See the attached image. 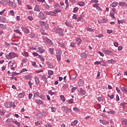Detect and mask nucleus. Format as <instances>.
I'll return each mask as SVG.
<instances>
[{"instance_id": "c85d7f7f", "label": "nucleus", "mask_w": 127, "mask_h": 127, "mask_svg": "<svg viewBox=\"0 0 127 127\" xmlns=\"http://www.w3.org/2000/svg\"><path fill=\"white\" fill-rule=\"evenodd\" d=\"M90 3H98L99 0H91L90 1Z\"/></svg>"}, {"instance_id": "39448f33", "label": "nucleus", "mask_w": 127, "mask_h": 127, "mask_svg": "<svg viewBox=\"0 0 127 127\" xmlns=\"http://www.w3.org/2000/svg\"><path fill=\"white\" fill-rule=\"evenodd\" d=\"M7 3H9V5L11 6L12 8H15L16 7V4L12 1H10V0H6Z\"/></svg>"}, {"instance_id": "5fc2aeb1", "label": "nucleus", "mask_w": 127, "mask_h": 127, "mask_svg": "<svg viewBox=\"0 0 127 127\" xmlns=\"http://www.w3.org/2000/svg\"><path fill=\"white\" fill-rule=\"evenodd\" d=\"M27 71V69L25 68H23L22 70L20 71V73H23L24 72H26Z\"/></svg>"}, {"instance_id": "ea45409f", "label": "nucleus", "mask_w": 127, "mask_h": 127, "mask_svg": "<svg viewBox=\"0 0 127 127\" xmlns=\"http://www.w3.org/2000/svg\"><path fill=\"white\" fill-rule=\"evenodd\" d=\"M48 39V38H47V37H46V36L43 37V40L45 43H46V41H47Z\"/></svg>"}, {"instance_id": "393cba45", "label": "nucleus", "mask_w": 127, "mask_h": 127, "mask_svg": "<svg viewBox=\"0 0 127 127\" xmlns=\"http://www.w3.org/2000/svg\"><path fill=\"white\" fill-rule=\"evenodd\" d=\"M78 123V120H74L73 122L71 123L70 126H76Z\"/></svg>"}, {"instance_id": "6e6552de", "label": "nucleus", "mask_w": 127, "mask_h": 127, "mask_svg": "<svg viewBox=\"0 0 127 127\" xmlns=\"http://www.w3.org/2000/svg\"><path fill=\"white\" fill-rule=\"evenodd\" d=\"M21 28L22 29V31L24 32L25 33H27V34H28L29 33L30 31L26 27L22 26L21 27Z\"/></svg>"}, {"instance_id": "20e7f679", "label": "nucleus", "mask_w": 127, "mask_h": 127, "mask_svg": "<svg viewBox=\"0 0 127 127\" xmlns=\"http://www.w3.org/2000/svg\"><path fill=\"white\" fill-rule=\"evenodd\" d=\"M56 33L59 34V35H60L61 36H62L64 34V33H63V30L62 29V28L59 27H57L56 29Z\"/></svg>"}, {"instance_id": "c756f323", "label": "nucleus", "mask_w": 127, "mask_h": 127, "mask_svg": "<svg viewBox=\"0 0 127 127\" xmlns=\"http://www.w3.org/2000/svg\"><path fill=\"white\" fill-rule=\"evenodd\" d=\"M65 24L66 25V26H68V27L72 28V24H71V23L68 22H65Z\"/></svg>"}, {"instance_id": "864d4df0", "label": "nucleus", "mask_w": 127, "mask_h": 127, "mask_svg": "<svg viewBox=\"0 0 127 127\" xmlns=\"http://www.w3.org/2000/svg\"><path fill=\"white\" fill-rule=\"evenodd\" d=\"M51 110L53 113H55V112H56V109H55L54 107H51Z\"/></svg>"}, {"instance_id": "bf43d9fd", "label": "nucleus", "mask_w": 127, "mask_h": 127, "mask_svg": "<svg viewBox=\"0 0 127 127\" xmlns=\"http://www.w3.org/2000/svg\"><path fill=\"white\" fill-rule=\"evenodd\" d=\"M60 47H61V48H65V45H64V44H60Z\"/></svg>"}, {"instance_id": "bb28decb", "label": "nucleus", "mask_w": 127, "mask_h": 127, "mask_svg": "<svg viewBox=\"0 0 127 127\" xmlns=\"http://www.w3.org/2000/svg\"><path fill=\"white\" fill-rule=\"evenodd\" d=\"M49 52L50 54H51L52 55H54V50L53 49V48H50Z\"/></svg>"}, {"instance_id": "4be33fe9", "label": "nucleus", "mask_w": 127, "mask_h": 127, "mask_svg": "<svg viewBox=\"0 0 127 127\" xmlns=\"http://www.w3.org/2000/svg\"><path fill=\"white\" fill-rule=\"evenodd\" d=\"M118 4H119V2L117 1H115L111 4V6L112 7H116V6H117V5H118Z\"/></svg>"}, {"instance_id": "423d86ee", "label": "nucleus", "mask_w": 127, "mask_h": 127, "mask_svg": "<svg viewBox=\"0 0 127 127\" xmlns=\"http://www.w3.org/2000/svg\"><path fill=\"white\" fill-rule=\"evenodd\" d=\"M103 52L104 53H105V54H107V55H109L110 56L114 55V53L113 52L110 50H108L106 49H103Z\"/></svg>"}, {"instance_id": "473e14b6", "label": "nucleus", "mask_w": 127, "mask_h": 127, "mask_svg": "<svg viewBox=\"0 0 127 127\" xmlns=\"http://www.w3.org/2000/svg\"><path fill=\"white\" fill-rule=\"evenodd\" d=\"M60 98L61 99L62 101H63V102H65V101H66V99H65V97H64V95H61L60 96Z\"/></svg>"}, {"instance_id": "a878e982", "label": "nucleus", "mask_w": 127, "mask_h": 127, "mask_svg": "<svg viewBox=\"0 0 127 127\" xmlns=\"http://www.w3.org/2000/svg\"><path fill=\"white\" fill-rule=\"evenodd\" d=\"M107 21V19H101V20H99L98 21V22L99 23H103L104 22H106Z\"/></svg>"}, {"instance_id": "f704fd0d", "label": "nucleus", "mask_w": 127, "mask_h": 127, "mask_svg": "<svg viewBox=\"0 0 127 127\" xmlns=\"http://www.w3.org/2000/svg\"><path fill=\"white\" fill-rule=\"evenodd\" d=\"M13 123L15 125H16L18 127H20V123L19 122L16 121H14Z\"/></svg>"}, {"instance_id": "603ef678", "label": "nucleus", "mask_w": 127, "mask_h": 127, "mask_svg": "<svg viewBox=\"0 0 127 127\" xmlns=\"http://www.w3.org/2000/svg\"><path fill=\"white\" fill-rule=\"evenodd\" d=\"M99 3H95V4H93L92 5V6H93V7H96V8H97V7L99 6Z\"/></svg>"}, {"instance_id": "58836bf2", "label": "nucleus", "mask_w": 127, "mask_h": 127, "mask_svg": "<svg viewBox=\"0 0 127 127\" xmlns=\"http://www.w3.org/2000/svg\"><path fill=\"white\" fill-rule=\"evenodd\" d=\"M39 58H40L41 61H42L43 62H44V58H43V56L41 55H39Z\"/></svg>"}, {"instance_id": "f03ea898", "label": "nucleus", "mask_w": 127, "mask_h": 127, "mask_svg": "<svg viewBox=\"0 0 127 127\" xmlns=\"http://www.w3.org/2000/svg\"><path fill=\"white\" fill-rule=\"evenodd\" d=\"M4 106L7 109L15 108V105L14 104V103L13 102H6L4 103Z\"/></svg>"}, {"instance_id": "4d7b16f0", "label": "nucleus", "mask_w": 127, "mask_h": 127, "mask_svg": "<svg viewBox=\"0 0 127 127\" xmlns=\"http://www.w3.org/2000/svg\"><path fill=\"white\" fill-rule=\"evenodd\" d=\"M78 88L77 87H73L72 89H71V93H73L74 92V91H76V90H77Z\"/></svg>"}, {"instance_id": "2eb2a0df", "label": "nucleus", "mask_w": 127, "mask_h": 127, "mask_svg": "<svg viewBox=\"0 0 127 127\" xmlns=\"http://www.w3.org/2000/svg\"><path fill=\"white\" fill-rule=\"evenodd\" d=\"M78 85L79 87H82V86L84 85V81H83L82 79H79L78 82Z\"/></svg>"}, {"instance_id": "a211bd4d", "label": "nucleus", "mask_w": 127, "mask_h": 127, "mask_svg": "<svg viewBox=\"0 0 127 127\" xmlns=\"http://www.w3.org/2000/svg\"><path fill=\"white\" fill-rule=\"evenodd\" d=\"M97 100L100 103H102V102L103 103V102H104V97H97Z\"/></svg>"}, {"instance_id": "052dcab7", "label": "nucleus", "mask_w": 127, "mask_h": 127, "mask_svg": "<svg viewBox=\"0 0 127 127\" xmlns=\"http://www.w3.org/2000/svg\"><path fill=\"white\" fill-rule=\"evenodd\" d=\"M67 109V107L66 106H63L62 107V110L64 112V111H66Z\"/></svg>"}, {"instance_id": "09e8293b", "label": "nucleus", "mask_w": 127, "mask_h": 127, "mask_svg": "<svg viewBox=\"0 0 127 127\" xmlns=\"http://www.w3.org/2000/svg\"><path fill=\"white\" fill-rule=\"evenodd\" d=\"M49 94L50 95H51V96H53V95H55V93L52 92V91H51V90L49 91Z\"/></svg>"}, {"instance_id": "79ce46f5", "label": "nucleus", "mask_w": 127, "mask_h": 127, "mask_svg": "<svg viewBox=\"0 0 127 127\" xmlns=\"http://www.w3.org/2000/svg\"><path fill=\"white\" fill-rule=\"evenodd\" d=\"M124 22H125V20H124L123 19H121V20H118V23H119V24H121V23H124Z\"/></svg>"}, {"instance_id": "e433bc0d", "label": "nucleus", "mask_w": 127, "mask_h": 127, "mask_svg": "<svg viewBox=\"0 0 127 127\" xmlns=\"http://www.w3.org/2000/svg\"><path fill=\"white\" fill-rule=\"evenodd\" d=\"M100 65L101 66H106V63L104 62V61L102 60L100 62Z\"/></svg>"}, {"instance_id": "de8ad7c7", "label": "nucleus", "mask_w": 127, "mask_h": 127, "mask_svg": "<svg viewBox=\"0 0 127 127\" xmlns=\"http://www.w3.org/2000/svg\"><path fill=\"white\" fill-rule=\"evenodd\" d=\"M78 9L79 8H78V7H75L73 8V12H77Z\"/></svg>"}, {"instance_id": "0eeeda50", "label": "nucleus", "mask_w": 127, "mask_h": 127, "mask_svg": "<svg viewBox=\"0 0 127 127\" xmlns=\"http://www.w3.org/2000/svg\"><path fill=\"white\" fill-rule=\"evenodd\" d=\"M77 91L78 92V93H80L81 96H85V95H86V91H85L82 88H78L77 89Z\"/></svg>"}, {"instance_id": "7ed1b4c3", "label": "nucleus", "mask_w": 127, "mask_h": 127, "mask_svg": "<svg viewBox=\"0 0 127 127\" xmlns=\"http://www.w3.org/2000/svg\"><path fill=\"white\" fill-rule=\"evenodd\" d=\"M61 55H62V51L61 50H57L56 57L58 61L61 60Z\"/></svg>"}, {"instance_id": "37998d69", "label": "nucleus", "mask_w": 127, "mask_h": 127, "mask_svg": "<svg viewBox=\"0 0 127 127\" xmlns=\"http://www.w3.org/2000/svg\"><path fill=\"white\" fill-rule=\"evenodd\" d=\"M9 12L12 16H14V11L13 10H10Z\"/></svg>"}, {"instance_id": "b1692460", "label": "nucleus", "mask_w": 127, "mask_h": 127, "mask_svg": "<svg viewBox=\"0 0 127 127\" xmlns=\"http://www.w3.org/2000/svg\"><path fill=\"white\" fill-rule=\"evenodd\" d=\"M38 49L39 51H37V52H40L41 53H44V52H45V50L40 47H39Z\"/></svg>"}, {"instance_id": "4468645a", "label": "nucleus", "mask_w": 127, "mask_h": 127, "mask_svg": "<svg viewBox=\"0 0 127 127\" xmlns=\"http://www.w3.org/2000/svg\"><path fill=\"white\" fill-rule=\"evenodd\" d=\"M34 10L35 11H37L39 12L40 11V9H39V5L38 4H36L34 7Z\"/></svg>"}, {"instance_id": "a18cd8bd", "label": "nucleus", "mask_w": 127, "mask_h": 127, "mask_svg": "<svg viewBox=\"0 0 127 127\" xmlns=\"http://www.w3.org/2000/svg\"><path fill=\"white\" fill-rule=\"evenodd\" d=\"M50 15H52L53 16H56V14L55 12L54 11H51L50 13Z\"/></svg>"}, {"instance_id": "774afa93", "label": "nucleus", "mask_w": 127, "mask_h": 127, "mask_svg": "<svg viewBox=\"0 0 127 127\" xmlns=\"http://www.w3.org/2000/svg\"><path fill=\"white\" fill-rule=\"evenodd\" d=\"M46 127H52V126L49 124H47L45 125Z\"/></svg>"}, {"instance_id": "f3484780", "label": "nucleus", "mask_w": 127, "mask_h": 127, "mask_svg": "<svg viewBox=\"0 0 127 127\" xmlns=\"http://www.w3.org/2000/svg\"><path fill=\"white\" fill-rule=\"evenodd\" d=\"M35 102L36 104H38V105H42L43 104V101L40 99L36 100Z\"/></svg>"}, {"instance_id": "6e6d98bb", "label": "nucleus", "mask_w": 127, "mask_h": 127, "mask_svg": "<svg viewBox=\"0 0 127 127\" xmlns=\"http://www.w3.org/2000/svg\"><path fill=\"white\" fill-rule=\"evenodd\" d=\"M108 97L109 98H110V99H114V98L115 97V95L112 94L111 95H108Z\"/></svg>"}, {"instance_id": "9b49d317", "label": "nucleus", "mask_w": 127, "mask_h": 127, "mask_svg": "<svg viewBox=\"0 0 127 127\" xmlns=\"http://www.w3.org/2000/svg\"><path fill=\"white\" fill-rule=\"evenodd\" d=\"M42 6L44 7V8H46V9H49L50 8V6H49L47 3H42Z\"/></svg>"}, {"instance_id": "dca6fc26", "label": "nucleus", "mask_w": 127, "mask_h": 127, "mask_svg": "<svg viewBox=\"0 0 127 127\" xmlns=\"http://www.w3.org/2000/svg\"><path fill=\"white\" fill-rule=\"evenodd\" d=\"M82 43V40H81L80 38H77L76 40L75 43L77 45H80L81 43Z\"/></svg>"}, {"instance_id": "e2e57ef3", "label": "nucleus", "mask_w": 127, "mask_h": 127, "mask_svg": "<svg viewBox=\"0 0 127 127\" xmlns=\"http://www.w3.org/2000/svg\"><path fill=\"white\" fill-rule=\"evenodd\" d=\"M34 97H39V93L38 92H36L34 94Z\"/></svg>"}, {"instance_id": "13d9d810", "label": "nucleus", "mask_w": 127, "mask_h": 127, "mask_svg": "<svg viewBox=\"0 0 127 127\" xmlns=\"http://www.w3.org/2000/svg\"><path fill=\"white\" fill-rule=\"evenodd\" d=\"M14 32H16L18 34H21V32L19 30H14Z\"/></svg>"}, {"instance_id": "338daca9", "label": "nucleus", "mask_w": 127, "mask_h": 127, "mask_svg": "<svg viewBox=\"0 0 127 127\" xmlns=\"http://www.w3.org/2000/svg\"><path fill=\"white\" fill-rule=\"evenodd\" d=\"M49 68H50V69L53 68V64H49Z\"/></svg>"}, {"instance_id": "aec40b11", "label": "nucleus", "mask_w": 127, "mask_h": 127, "mask_svg": "<svg viewBox=\"0 0 127 127\" xmlns=\"http://www.w3.org/2000/svg\"><path fill=\"white\" fill-rule=\"evenodd\" d=\"M35 81L36 82V84L37 85H38L39 83H40V80H39V78H38L37 76H35Z\"/></svg>"}, {"instance_id": "680f3d73", "label": "nucleus", "mask_w": 127, "mask_h": 127, "mask_svg": "<svg viewBox=\"0 0 127 127\" xmlns=\"http://www.w3.org/2000/svg\"><path fill=\"white\" fill-rule=\"evenodd\" d=\"M108 114H112L113 115H115V111L111 110L108 112Z\"/></svg>"}, {"instance_id": "3c124183", "label": "nucleus", "mask_w": 127, "mask_h": 127, "mask_svg": "<svg viewBox=\"0 0 127 127\" xmlns=\"http://www.w3.org/2000/svg\"><path fill=\"white\" fill-rule=\"evenodd\" d=\"M29 35L31 38H34V37H35V34L33 33L30 34Z\"/></svg>"}, {"instance_id": "f257e3e1", "label": "nucleus", "mask_w": 127, "mask_h": 127, "mask_svg": "<svg viewBox=\"0 0 127 127\" xmlns=\"http://www.w3.org/2000/svg\"><path fill=\"white\" fill-rule=\"evenodd\" d=\"M18 55L14 53H10L8 55H7L5 56L6 59L9 60L10 59H13V58H15V57H18Z\"/></svg>"}, {"instance_id": "2f4dec72", "label": "nucleus", "mask_w": 127, "mask_h": 127, "mask_svg": "<svg viewBox=\"0 0 127 127\" xmlns=\"http://www.w3.org/2000/svg\"><path fill=\"white\" fill-rule=\"evenodd\" d=\"M18 98H19V99H22V98H23V97H24L23 93H20L18 95Z\"/></svg>"}, {"instance_id": "f8f14e48", "label": "nucleus", "mask_w": 127, "mask_h": 127, "mask_svg": "<svg viewBox=\"0 0 127 127\" xmlns=\"http://www.w3.org/2000/svg\"><path fill=\"white\" fill-rule=\"evenodd\" d=\"M4 114H5V110L3 109V108H1L0 109V115L2 117L4 116Z\"/></svg>"}, {"instance_id": "c03bdc74", "label": "nucleus", "mask_w": 127, "mask_h": 127, "mask_svg": "<svg viewBox=\"0 0 127 127\" xmlns=\"http://www.w3.org/2000/svg\"><path fill=\"white\" fill-rule=\"evenodd\" d=\"M60 7H61V6H60L59 4H56V5H55V8H58V9H59Z\"/></svg>"}, {"instance_id": "1a4fd4ad", "label": "nucleus", "mask_w": 127, "mask_h": 127, "mask_svg": "<svg viewBox=\"0 0 127 127\" xmlns=\"http://www.w3.org/2000/svg\"><path fill=\"white\" fill-rule=\"evenodd\" d=\"M121 91L125 93H127V86H120Z\"/></svg>"}, {"instance_id": "8fccbe9b", "label": "nucleus", "mask_w": 127, "mask_h": 127, "mask_svg": "<svg viewBox=\"0 0 127 127\" xmlns=\"http://www.w3.org/2000/svg\"><path fill=\"white\" fill-rule=\"evenodd\" d=\"M40 25H42L43 26H44V25H45V22L43 21H41L40 22Z\"/></svg>"}, {"instance_id": "9d476101", "label": "nucleus", "mask_w": 127, "mask_h": 127, "mask_svg": "<svg viewBox=\"0 0 127 127\" xmlns=\"http://www.w3.org/2000/svg\"><path fill=\"white\" fill-rule=\"evenodd\" d=\"M42 80L45 82L46 84H47L48 83V80H47V77H46V76L45 75H42L41 76Z\"/></svg>"}, {"instance_id": "6ab92c4d", "label": "nucleus", "mask_w": 127, "mask_h": 127, "mask_svg": "<svg viewBox=\"0 0 127 127\" xmlns=\"http://www.w3.org/2000/svg\"><path fill=\"white\" fill-rule=\"evenodd\" d=\"M87 57L88 55L86 53H82L80 54V57H81V58H86Z\"/></svg>"}, {"instance_id": "4c0bfd02", "label": "nucleus", "mask_w": 127, "mask_h": 127, "mask_svg": "<svg viewBox=\"0 0 127 127\" xmlns=\"http://www.w3.org/2000/svg\"><path fill=\"white\" fill-rule=\"evenodd\" d=\"M48 75L52 76V75H53L54 72L53 70H50L48 71Z\"/></svg>"}, {"instance_id": "69168bd1", "label": "nucleus", "mask_w": 127, "mask_h": 127, "mask_svg": "<svg viewBox=\"0 0 127 127\" xmlns=\"http://www.w3.org/2000/svg\"><path fill=\"white\" fill-rule=\"evenodd\" d=\"M122 124L123 125H127V120H124L123 122H122Z\"/></svg>"}, {"instance_id": "7c9ffc66", "label": "nucleus", "mask_w": 127, "mask_h": 127, "mask_svg": "<svg viewBox=\"0 0 127 127\" xmlns=\"http://www.w3.org/2000/svg\"><path fill=\"white\" fill-rule=\"evenodd\" d=\"M24 79H25V80H29V79H31V76H30V75H25L24 76Z\"/></svg>"}, {"instance_id": "72a5a7b5", "label": "nucleus", "mask_w": 127, "mask_h": 127, "mask_svg": "<svg viewBox=\"0 0 127 127\" xmlns=\"http://www.w3.org/2000/svg\"><path fill=\"white\" fill-rule=\"evenodd\" d=\"M72 112V110L70 108H66L65 110L66 114H68V113H71Z\"/></svg>"}, {"instance_id": "5701e85b", "label": "nucleus", "mask_w": 127, "mask_h": 127, "mask_svg": "<svg viewBox=\"0 0 127 127\" xmlns=\"http://www.w3.org/2000/svg\"><path fill=\"white\" fill-rule=\"evenodd\" d=\"M78 5L79 6H84L85 5V2L84 1H79L77 3Z\"/></svg>"}, {"instance_id": "a19ab883", "label": "nucleus", "mask_w": 127, "mask_h": 127, "mask_svg": "<svg viewBox=\"0 0 127 127\" xmlns=\"http://www.w3.org/2000/svg\"><path fill=\"white\" fill-rule=\"evenodd\" d=\"M55 13L56 14V13H58V12H61L62 10L61 9H56L54 10Z\"/></svg>"}, {"instance_id": "49530a36", "label": "nucleus", "mask_w": 127, "mask_h": 127, "mask_svg": "<svg viewBox=\"0 0 127 127\" xmlns=\"http://www.w3.org/2000/svg\"><path fill=\"white\" fill-rule=\"evenodd\" d=\"M68 103L69 104H73L74 103V99L72 98L68 100Z\"/></svg>"}, {"instance_id": "ddd939ff", "label": "nucleus", "mask_w": 127, "mask_h": 127, "mask_svg": "<svg viewBox=\"0 0 127 127\" xmlns=\"http://www.w3.org/2000/svg\"><path fill=\"white\" fill-rule=\"evenodd\" d=\"M99 122L101 123V124H102V125H109V121H106L104 120H100Z\"/></svg>"}, {"instance_id": "412c9836", "label": "nucleus", "mask_w": 127, "mask_h": 127, "mask_svg": "<svg viewBox=\"0 0 127 127\" xmlns=\"http://www.w3.org/2000/svg\"><path fill=\"white\" fill-rule=\"evenodd\" d=\"M119 5L120 6H127V3L126 2H121L120 3H119Z\"/></svg>"}, {"instance_id": "c9c22d12", "label": "nucleus", "mask_w": 127, "mask_h": 127, "mask_svg": "<svg viewBox=\"0 0 127 127\" xmlns=\"http://www.w3.org/2000/svg\"><path fill=\"white\" fill-rule=\"evenodd\" d=\"M65 3L66 4V9L69 7V3L68 2V0H65Z\"/></svg>"}, {"instance_id": "0e129e2a", "label": "nucleus", "mask_w": 127, "mask_h": 127, "mask_svg": "<svg viewBox=\"0 0 127 127\" xmlns=\"http://www.w3.org/2000/svg\"><path fill=\"white\" fill-rule=\"evenodd\" d=\"M28 19H29V20H33V17H32V16H28Z\"/></svg>"}, {"instance_id": "cd10ccee", "label": "nucleus", "mask_w": 127, "mask_h": 127, "mask_svg": "<svg viewBox=\"0 0 127 127\" xmlns=\"http://www.w3.org/2000/svg\"><path fill=\"white\" fill-rule=\"evenodd\" d=\"M109 64H114L115 63V60H110L107 61Z\"/></svg>"}]
</instances>
